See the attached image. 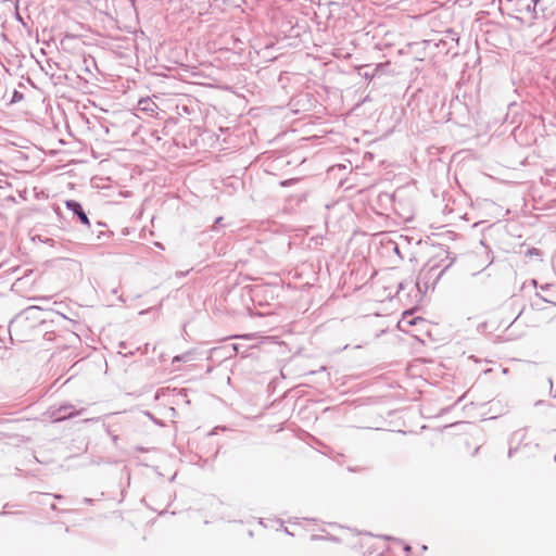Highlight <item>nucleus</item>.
Returning <instances> with one entry per match:
<instances>
[{
  "mask_svg": "<svg viewBox=\"0 0 556 556\" xmlns=\"http://www.w3.org/2000/svg\"><path fill=\"white\" fill-rule=\"evenodd\" d=\"M555 462H556V454H555Z\"/></svg>",
  "mask_w": 556,
  "mask_h": 556,
  "instance_id": "obj_12",
  "label": "nucleus"
},
{
  "mask_svg": "<svg viewBox=\"0 0 556 556\" xmlns=\"http://www.w3.org/2000/svg\"><path fill=\"white\" fill-rule=\"evenodd\" d=\"M404 549H405V552H407V553H408V552L410 551V546L406 545V546L404 547Z\"/></svg>",
  "mask_w": 556,
  "mask_h": 556,
  "instance_id": "obj_9",
  "label": "nucleus"
},
{
  "mask_svg": "<svg viewBox=\"0 0 556 556\" xmlns=\"http://www.w3.org/2000/svg\"><path fill=\"white\" fill-rule=\"evenodd\" d=\"M531 2L533 3V8L538 4L539 0H531Z\"/></svg>",
  "mask_w": 556,
  "mask_h": 556,
  "instance_id": "obj_8",
  "label": "nucleus"
},
{
  "mask_svg": "<svg viewBox=\"0 0 556 556\" xmlns=\"http://www.w3.org/2000/svg\"><path fill=\"white\" fill-rule=\"evenodd\" d=\"M220 220H222V217H218V218L216 219V224H220Z\"/></svg>",
  "mask_w": 556,
  "mask_h": 556,
  "instance_id": "obj_10",
  "label": "nucleus"
},
{
  "mask_svg": "<svg viewBox=\"0 0 556 556\" xmlns=\"http://www.w3.org/2000/svg\"><path fill=\"white\" fill-rule=\"evenodd\" d=\"M138 110L147 113L150 116L156 114L159 106L157 104L150 98L140 99L137 105Z\"/></svg>",
  "mask_w": 556,
  "mask_h": 556,
  "instance_id": "obj_3",
  "label": "nucleus"
},
{
  "mask_svg": "<svg viewBox=\"0 0 556 556\" xmlns=\"http://www.w3.org/2000/svg\"><path fill=\"white\" fill-rule=\"evenodd\" d=\"M554 305H556V303H553Z\"/></svg>",
  "mask_w": 556,
  "mask_h": 556,
  "instance_id": "obj_13",
  "label": "nucleus"
},
{
  "mask_svg": "<svg viewBox=\"0 0 556 556\" xmlns=\"http://www.w3.org/2000/svg\"><path fill=\"white\" fill-rule=\"evenodd\" d=\"M36 309H37V306H30V307L26 308V309L23 312V314L28 315V314H30L31 312L36 311Z\"/></svg>",
  "mask_w": 556,
  "mask_h": 556,
  "instance_id": "obj_6",
  "label": "nucleus"
},
{
  "mask_svg": "<svg viewBox=\"0 0 556 556\" xmlns=\"http://www.w3.org/2000/svg\"><path fill=\"white\" fill-rule=\"evenodd\" d=\"M542 300H543L544 302L552 303V302H551V301H548L547 299L542 298Z\"/></svg>",
  "mask_w": 556,
  "mask_h": 556,
  "instance_id": "obj_11",
  "label": "nucleus"
},
{
  "mask_svg": "<svg viewBox=\"0 0 556 556\" xmlns=\"http://www.w3.org/2000/svg\"><path fill=\"white\" fill-rule=\"evenodd\" d=\"M418 323H424L422 318L413 317V315L408 312H405L402 319L399 321V327L402 330H406L407 326H413Z\"/></svg>",
  "mask_w": 556,
  "mask_h": 556,
  "instance_id": "obj_4",
  "label": "nucleus"
},
{
  "mask_svg": "<svg viewBox=\"0 0 556 556\" xmlns=\"http://www.w3.org/2000/svg\"><path fill=\"white\" fill-rule=\"evenodd\" d=\"M66 207L72 211L78 218L79 220L89 226L90 223H89V219H88V216L87 214L84 212L80 203H78L77 201H74V200H70L66 202Z\"/></svg>",
  "mask_w": 556,
  "mask_h": 556,
  "instance_id": "obj_2",
  "label": "nucleus"
},
{
  "mask_svg": "<svg viewBox=\"0 0 556 556\" xmlns=\"http://www.w3.org/2000/svg\"><path fill=\"white\" fill-rule=\"evenodd\" d=\"M548 287H549V285H544V286H541V289L546 290Z\"/></svg>",
  "mask_w": 556,
  "mask_h": 556,
  "instance_id": "obj_7",
  "label": "nucleus"
},
{
  "mask_svg": "<svg viewBox=\"0 0 556 556\" xmlns=\"http://www.w3.org/2000/svg\"><path fill=\"white\" fill-rule=\"evenodd\" d=\"M85 412V408L76 409L74 405L65 403L59 407H51L46 412V416L52 422L63 421L75 416H79Z\"/></svg>",
  "mask_w": 556,
  "mask_h": 556,
  "instance_id": "obj_1",
  "label": "nucleus"
},
{
  "mask_svg": "<svg viewBox=\"0 0 556 556\" xmlns=\"http://www.w3.org/2000/svg\"><path fill=\"white\" fill-rule=\"evenodd\" d=\"M192 356V353L191 352H186L181 355H177L173 358V363H176V362H189L191 361V357Z\"/></svg>",
  "mask_w": 556,
  "mask_h": 556,
  "instance_id": "obj_5",
  "label": "nucleus"
}]
</instances>
